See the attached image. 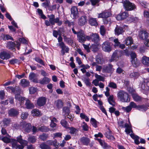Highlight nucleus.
<instances>
[{
  "mask_svg": "<svg viewBox=\"0 0 149 149\" xmlns=\"http://www.w3.org/2000/svg\"><path fill=\"white\" fill-rule=\"evenodd\" d=\"M40 147L41 149H51V148L45 143H43L40 145Z\"/></svg>",
  "mask_w": 149,
  "mask_h": 149,
  "instance_id": "obj_51",
  "label": "nucleus"
},
{
  "mask_svg": "<svg viewBox=\"0 0 149 149\" xmlns=\"http://www.w3.org/2000/svg\"><path fill=\"white\" fill-rule=\"evenodd\" d=\"M10 57V54L5 51H3L0 53V58L3 60H7Z\"/></svg>",
  "mask_w": 149,
  "mask_h": 149,
  "instance_id": "obj_18",
  "label": "nucleus"
},
{
  "mask_svg": "<svg viewBox=\"0 0 149 149\" xmlns=\"http://www.w3.org/2000/svg\"><path fill=\"white\" fill-rule=\"evenodd\" d=\"M72 30L74 34L77 35V39L79 42L84 43L86 40H90V36L86 35L83 30L81 29L77 32L75 31L74 27L72 29Z\"/></svg>",
  "mask_w": 149,
  "mask_h": 149,
  "instance_id": "obj_2",
  "label": "nucleus"
},
{
  "mask_svg": "<svg viewBox=\"0 0 149 149\" xmlns=\"http://www.w3.org/2000/svg\"><path fill=\"white\" fill-rule=\"evenodd\" d=\"M17 140H13L12 148L15 149H23L27 145L28 141L22 139V136L20 135L17 137Z\"/></svg>",
  "mask_w": 149,
  "mask_h": 149,
  "instance_id": "obj_1",
  "label": "nucleus"
},
{
  "mask_svg": "<svg viewBox=\"0 0 149 149\" xmlns=\"http://www.w3.org/2000/svg\"><path fill=\"white\" fill-rule=\"evenodd\" d=\"M129 106L131 107L132 109V108H136L137 109L138 106L136 104L133 102H131L129 104Z\"/></svg>",
  "mask_w": 149,
  "mask_h": 149,
  "instance_id": "obj_62",
  "label": "nucleus"
},
{
  "mask_svg": "<svg viewBox=\"0 0 149 149\" xmlns=\"http://www.w3.org/2000/svg\"><path fill=\"white\" fill-rule=\"evenodd\" d=\"M133 41L132 38L129 37L126 38L124 41V43L128 46H130L133 43Z\"/></svg>",
  "mask_w": 149,
  "mask_h": 149,
  "instance_id": "obj_27",
  "label": "nucleus"
},
{
  "mask_svg": "<svg viewBox=\"0 0 149 149\" xmlns=\"http://www.w3.org/2000/svg\"><path fill=\"white\" fill-rule=\"evenodd\" d=\"M87 22V19L86 16H81L79 18L78 21V23L79 25L82 26L86 24Z\"/></svg>",
  "mask_w": 149,
  "mask_h": 149,
  "instance_id": "obj_12",
  "label": "nucleus"
},
{
  "mask_svg": "<svg viewBox=\"0 0 149 149\" xmlns=\"http://www.w3.org/2000/svg\"><path fill=\"white\" fill-rule=\"evenodd\" d=\"M107 100L109 104L113 106L115 105V102L113 95H110L108 98Z\"/></svg>",
  "mask_w": 149,
  "mask_h": 149,
  "instance_id": "obj_30",
  "label": "nucleus"
},
{
  "mask_svg": "<svg viewBox=\"0 0 149 149\" xmlns=\"http://www.w3.org/2000/svg\"><path fill=\"white\" fill-rule=\"evenodd\" d=\"M104 135L105 137L109 140L112 141H114L115 140L114 137L112 135L111 131L109 128L108 129V130L106 132Z\"/></svg>",
  "mask_w": 149,
  "mask_h": 149,
  "instance_id": "obj_16",
  "label": "nucleus"
},
{
  "mask_svg": "<svg viewBox=\"0 0 149 149\" xmlns=\"http://www.w3.org/2000/svg\"><path fill=\"white\" fill-rule=\"evenodd\" d=\"M123 7L126 10L130 11L134 10L136 8L134 3H131L128 0L124 1L123 3Z\"/></svg>",
  "mask_w": 149,
  "mask_h": 149,
  "instance_id": "obj_6",
  "label": "nucleus"
},
{
  "mask_svg": "<svg viewBox=\"0 0 149 149\" xmlns=\"http://www.w3.org/2000/svg\"><path fill=\"white\" fill-rule=\"evenodd\" d=\"M124 28L121 26H117L115 29V32L116 35H119L122 34L124 32Z\"/></svg>",
  "mask_w": 149,
  "mask_h": 149,
  "instance_id": "obj_22",
  "label": "nucleus"
},
{
  "mask_svg": "<svg viewBox=\"0 0 149 149\" xmlns=\"http://www.w3.org/2000/svg\"><path fill=\"white\" fill-rule=\"evenodd\" d=\"M124 128H125V132L127 134H129L131 132H133L132 127L131 124L130 123V124H128L127 123H125L124 125Z\"/></svg>",
  "mask_w": 149,
  "mask_h": 149,
  "instance_id": "obj_21",
  "label": "nucleus"
},
{
  "mask_svg": "<svg viewBox=\"0 0 149 149\" xmlns=\"http://www.w3.org/2000/svg\"><path fill=\"white\" fill-rule=\"evenodd\" d=\"M148 109V106L143 105H138L137 109L142 111H146Z\"/></svg>",
  "mask_w": 149,
  "mask_h": 149,
  "instance_id": "obj_39",
  "label": "nucleus"
},
{
  "mask_svg": "<svg viewBox=\"0 0 149 149\" xmlns=\"http://www.w3.org/2000/svg\"><path fill=\"white\" fill-rule=\"evenodd\" d=\"M90 123L92 126L96 128L97 127V124L99 123L94 118H91L90 119Z\"/></svg>",
  "mask_w": 149,
  "mask_h": 149,
  "instance_id": "obj_36",
  "label": "nucleus"
},
{
  "mask_svg": "<svg viewBox=\"0 0 149 149\" xmlns=\"http://www.w3.org/2000/svg\"><path fill=\"white\" fill-rule=\"evenodd\" d=\"M47 16L49 18V20L45 21V24L46 26H49L51 25H54L55 23H57L59 26L62 25V22L60 20L59 17H57L55 18V15L53 14L48 15Z\"/></svg>",
  "mask_w": 149,
  "mask_h": 149,
  "instance_id": "obj_3",
  "label": "nucleus"
},
{
  "mask_svg": "<svg viewBox=\"0 0 149 149\" xmlns=\"http://www.w3.org/2000/svg\"><path fill=\"white\" fill-rule=\"evenodd\" d=\"M90 40L95 43H98L100 40L99 35L97 33H92L90 35Z\"/></svg>",
  "mask_w": 149,
  "mask_h": 149,
  "instance_id": "obj_11",
  "label": "nucleus"
},
{
  "mask_svg": "<svg viewBox=\"0 0 149 149\" xmlns=\"http://www.w3.org/2000/svg\"><path fill=\"white\" fill-rule=\"evenodd\" d=\"M26 101L25 105L27 109H32L34 107V105L29 100L26 99Z\"/></svg>",
  "mask_w": 149,
  "mask_h": 149,
  "instance_id": "obj_26",
  "label": "nucleus"
},
{
  "mask_svg": "<svg viewBox=\"0 0 149 149\" xmlns=\"http://www.w3.org/2000/svg\"><path fill=\"white\" fill-rule=\"evenodd\" d=\"M111 12L107 10H105L102 11L101 13L99 14L98 17V18H103L104 23V24H108V22L109 21L107 18L111 16Z\"/></svg>",
  "mask_w": 149,
  "mask_h": 149,
  "instance_id": "obj_5",
  "label": "nucleus"
},
{
  "mask_svg": "<svg viewBox=\"0 0 149 149\" xmlns=\"http://www.w3.org/2000/svg\"><path fill=\"white\" fill-rule=\"evenodd\" d=\"M83 130L85 131H87L88 129V126L85 122H83L81 125Z\"/></svg>",
  "mask_w": 149,
  "mask_h": 149,
  "instance_id": "obj_58",
  "label": "nucleus"
},
{
  "mask_svg": "<svg viewBox=\"0 0 149 149\" xmlns=\"http://www.w3.org/2000/svg\"><path fill=\"white\" fill-rule=\"evenodd\" d=\"M132 97L134 100L136 102L141 101L143 98L136 94H134L132 95Z\"/></svg>",
  "mask_w": 149,
  "mask_h": 149,
  "instance_id": "obj_38",
  "label": "nucleus"
},
{
  "mask_svg": "<svg viewBox=\"0 0 149 149\" xmlns=\"http://www.w3.org/2000/svg\"><path fill=\"white\" fill-rule=\"evenodd\" d=\"M29 91L30 94H33L36 92L37 89L33 87H31L29 88Z\"/></svg>",
  "mask_w": 149,
  "mask_h": 149,
  "instance_id": "obj_64",
  "label": "nucleus"
},
{
  "mask_svg": "<svg viewBox=\"0 0 149 149\" xmlns=\"http://www.w3.org/2000/svg\"><path fill=\"white\" fill-rule=\"evenodd\" d=\"M46 102V99L45 97H39L37 100V105L39 107H42L44 105Z\"/></svg>",
  "mask_w": 149,
  "mask_h": 149,
  "instance_id": "obj_15",
  "label": "nucleus"
},
{
  "mask_svg": "<svg viewBox=\"0 0 149 149\" xmlns=\"http://www.w3.org/2000/svg\"><path fill=\"white\" fill-rule=\"evenodd\" d=\"M80 141L84 145L86 146L88 145L90 142V140L89 138L85 137L81 138Z\"/></svg>",
  "mask_w": 149,
  "mask_h": 149,
  "instance_id": "obj_25",
  "label": "nucleus"
},
{
  "mask_svg": "<svg viewBox=\"0 0 149 149\" xmlns=\"http://www.w3.org/2000/svg\"><path fill=\"white\" fill-rule=\"evenodd\" d=\"M55 104L58 109H59L63 106V102L61 100H58L55 101Z\"/></svg>",
  "mask_w": 149,
  "mask_h": 149,
  "instance_id": "obj_33",
  "label": "nucleus"
},
{
  "mask_svg": "<svg viewBox=\"0 0 149 149\" xmlns=\"http://www.w3.org/2000/svg\"><path fill=\"white\" fill-rule=\"evenodd\" d=\"M8 113L10 116H16L18 115L19 112L17 109L12 108L9 110Z\"/></svg>",
  "mask_w": 149,
  "mask_h": 149,
  "instance_id": "obj_20",
  "label": "nucleus"
},
{
  "mask_svg": "<svg viewBox=\"0 0 149 149\" xmlns=\"http://www.w3.org/2000/svg\"><path fill=\"white\" fill-rule=\"evenodd\" d=\"M132 64L134 67H136L140 65V63L139 61L136 58L134 60L131 61Z\"/></svg>",
  "mask_w": 149,
  "mask_h": 149,
  "instance_id": "obj_47",
  "label": "nucleus"
},
{
  "mask_svg": "<svg viewBox=\"0 0 149 149\" xmlns=\"http://www.w3.org/2000/svg\"><path fill=\"white\" fill-rule=\"evenodd\" d=\"M60 48L61 49V52L62 55H64L65 53H68L70 50L69 48L65 45L63 42L58 43Z\"/></svg>",
  "mask_w": 149,
  "mask_h": 149,
  "instance_id": "obj_8",
  "label": "nucleus"
},
{
  "mask_svg": "<svg viewBox=\"0 0 149 149\" xmlns=\"http://www.w3.org/2000/svg\"><path fill=\"white\" fill-rule=\"evenodd\" d=\"M96 61L97 64H102L103 63V58L101 56H97L96 58Z\"/></svg>",
  "mask_w": 149,
  "mask_h": 149,
  "instance_id": "obj_40",
  "label": "nucleus"
},
{
  "mask_svg": "<svg viewBox=\"0 0 149 149\" xmlns=\"http://www.w3.org/2000/svg\"><path fill=\"white\" fill-rule=\"evenodd\" d=\"M108 86L113 89H116L117 86L116 84L113 82H110L109 83Z\"/></svg>",
  "mask_w": 149,
  "mask_h": 149,
  "instance_id": "obj_54",
  "label": "nucleus"
},
{
  "mask_svg": "<svg viewBox=\"0 0 149 149\" xmlns=\"http://www.w3.org/2000/svg\"><path fill=\"white\" fill-rule=\"evenodd\" d=\"M38 130L42 132H47L49 131V129L47 127L43 126L39 127Z\"/></svg>",
  "mask_w": 149,
  "mask_h": 149,
  "instance_id": "obj_52",
  "label": "nucleus"
},
{
  "mask_svg": "<svg viewBox=\"0 0 149 149\" xmlns=\"http://www.w3.org/2000/svg\"><path fill=\"white\" fill-rule=\"evenodd\" d=\"M102 49L104 52H109L112 50V47L111 43L108 41H106L102 44Z\"/></svg>",
  "mask_w": 149,
  "mask_h": 149,
  "instance_id": "obj_7",
  "label": "nucleus"
},
{
  "mask_svg": "<svg viewBox=\"0 0 149 149\" xmlns=\"http://www.w3.org/2000/svg\"><path fill=\"white\" fill-rule=\"evenodd\" d=\"M64 40L67 43L70 45H72L73 42L72 39L71 38H67L65 36L64 38Z\"/></svg>",
  "mask_w": 149,
  "mask_h": 149,
  "instance_id": "obj_44",
  "label": "nucleus"
},
{
  "mask_svg": "<svg viewBox=\"0 0 149 149\" xmlns=\"http://www.w3.org/2000/svg\"><path fill=\"white\" fill-rule=\"evenodd\" d=\"M100 46L101 45L99 43H95L91 45V48L93 52H95L98 51Z\"/></svg>",
  "mask_w": 149,
  "mask_h": 149,
  "instance_id": "obj_23",
  "label": "nucleus"
},
{
  "mask_svg": "<svg viewBox=\"0 0 149 149\" xmlns=\"http://www.w3.org/2000/svg\"><path fill=\"white\" fill-rule=\"evenodd\" d=\"M118 52V51L116 50L113 53L111 56V61L117 60L118 58V56H117Z\"/></svg>",
  "mask_w": 149,
  "mask_h": 149,
  "instance_id": "obj_45",
  "label": "nucleus"
},
{
  "mask_svg": "<svg viewBox=\"0 0 149 149\" xmlns=\"http://www.w3.org/2000/svg\"><path fill=\"white\" fill-rule=\"evenodd\" d=\"M95 77L99 81H104V77L100 75L96 74H95Z\"/></svg>",
  "mask_w": 149,
  "mask_h": 149,
  "instance_id": "obj_56",
  "label": "nucleus"
},
{
  "mask_svg": "<svg viewBox=\"0 0 149 149\" xmlns=\"http://www.w3.org/2000/svg\"><path fill=\"white\" fill-rule=\"evenodd\" d=\"M63 110L64 111L65 114L67 116H68L70 113V111L69 109L67 107H64L63 108Z\"/></svg>",
  "mask_w": 149,
  "mask_h": 149,
  "instance_id": "obj_61",
  "label": "nucleus"
},
{
  "mask_svg": "<svg viewBox=\"0 0 149 149\" xmlns=\"http://www.w3.org/2000/svg\"><path fill=\"white\" fill-rule=\"evenodd\" d=\"M122 109L124 111L127 113H129L132 110V108L129 106V105L126 107H122Z\"/></svg>",
  "mask_w": 149,
  "mask_h": 149,
  "instance_id": "obj_57",
  "label": "nucleus"
},
{
  "mask_svg": "<svg viewBox=\"0 0 149 149\" xmlns=\"http://www.w3.org/2000/svg\"><path fill=\"white\" fill-rule=\"evenodd\" d=\"M131 137L134 140L135 143L136 145H138L139 144L140 142L139 141V137L135 135L133 133H131L130 134Z\"/></svg>",
  "mask_w": 149,
  "mask_h": 149,
  "instance_id": "obj_29",
  "label": "nucleus"
},
{
  "mask_svg": "<svg viewBox=\"0 0 149 149\" xmlns=\"http://www.w3.org/2000/svg\"><path fill=\"white\" fill-rule=\"evenodd\" d=\"M50 81V79L47 77H44L39 81V83L41 84L44 85L48 84Z\"/></svg>",
  "mask_w": 149,
  "mask_h": 149,
  "instance_id": "obj_31",
  "label": "nucleus"
},
{
  "mask_svg": "<svg viewBox=\"0 0 149 149\" xmlns=\"http://www.w3.org/2000/svg\"><path fill=\"white\" fill-rule=\"evenodd\" d=\"M48 135L45 134H43L40 136L39 137L40 139L43 141H45L48 137Z\"/></svg>",
  "mask_w": 149,
  "mask_h": 149,
  "instance_id": "obj_59",
  "label": "nucleus"
},
{
  "mask_svg": "<svg viewBox=\"0 0 149 149\" xmlns=\"http://www.w3.org/2000/svg\"><path fill=\"white\" fill-rule=\"evenodd\" d=\"M13 140H15V139H10L6 136L4 137L2 139V141H3L4 143H10L12 145V141H13Z\"/></svg>",
  "mask_w": 149,
  "mask_h": 149,
  "instance_id": "obj_37",
  "label": "nucleus"
},
{
  "mask_svg": "<svg viewBox=\"0 0 149 149\" xmlns=\"http://www.w3.org/2000/svg\"><path fill=\"white\" fill-rule=\"evenodd\" d=\"M128 16V12L125 11L118 14L116 17V19L118 20H122L126 19Z\"/></svg>",
  "mask_w": 149,
  "mask_h": 149,
  "instance_id": "obj_13",
  "label": "nucleus"
},
{
  "mask_svg": "<svg viewBox=\"0 0 149 149\" xmlns=\"http://www.w3.org/2000/svg\"><path fill=\"white\" fill-rule=\"evenodd\" d=\"M5 88L8 91L10 92V91H11L13 93H15V88H14L12 86H8L7 87H6Z\"/></svg>",
  "mask_w": 149,
  "mask_h": 149,
  "instance_id": "obj_63",
  "label": "nucleus"
},
{
  "mask_svg": "<svg viewBox=\"0 0 149 149\" xmlns=\"http://www.w3.org/2000/svg\"><path fill=\"white\" fill-rule=\"evenodd\" d=\"M37 11L39 15L40 16L41 18L44 19H46V17L43 14L42 11L41 9L38 8L37 9Z\"/></svg>",
  "mask_w": 149,
  "mask_h": 149,
  "instance_id": "obj_43",
  "label": "nucleus"
},
{
  "mask_svg": "<svg viewBox=\"0 0 149 149\" xmlns=\"http://www.w3.org/2000/svg\"><path fill=\"white\" fill-rule=\"evenodd\" d=\"M21 126H22L23 130L25 132L29 133L31 131V125L30 123L23 122L21 123Z\"/></svg>",
  "mask_w": 149,
  "mask_h": 149,
  "instance_id": "obj_9",
  "label": "nucleus"
},
{
  "mask_svg": "<svg viewBox=\"0 0 149 149\" xmlns=\"http://www.w3.org/2000/svg\"><path fill=\"white\" fill-rule=\"evenodd\" d=\"M1 37L4 40H13V38L8 35L2 34Z\"/></svg>",
  "mask_w": 149,
  "mask_h": 149,
  "instance_id": "obj_46",
  "label": "nucleus"
},
{
  "mask_svg": "<svg viewBox=\"0 0 149 149\" xmlns=\"http://www.w3.org/2000/svg\"><path fill=\"white\" fill-rule=\"evenodd\" d=\"M36 137L33 136L29 135L28 139V141L29 142L32 143H34L36 142Z\"/></svg>",
  "mask_w": 149,
  "mask_h": 149,
  "instance_id": "obj_41",
  "label": "nucleus"
},
{
  "mask_svg": "<svg viewBox=\"0 0 149 149\" xmlns=\"http://www.w3.org/2000/svg\"><path fill=\"white\" fill-rule=\"evenodd\" d=\"M148 33L145 30L140 31L139 34V37L142 40H146L148 37Z\"/></svg>",
  "mask_w": 149,
  "mask_h": 149,
  "instance_id": "obj_17",
  "label": "nucleus"
},
{
  "mask_svg": "<svg viewBox=\"0 0 149 149\" xmlns=\"http://www.w3.org/2000/svg\"><path fill=\"white\" fill-rule=\"evenodd\" d=\"M88 22L92 26H97L98 25V22L96 18H90L88 20Z\"/></svg>",
  "mask_w": 149,
  "mask_h": 149,
  "instance_id": "obj_24",
  "label": "nucleus"
},
{
  "mask_svg": "<svg viewBox=\"0 0 149 149\" xmlns=\"http://www.w3.org/2000/svg\"><path fill=\"white\" fill-rule=\"evenodd\" d=\"M71 16L73 19H76L78 17V11L77 8L75 6H72L71 9Z\"/></svg>",
  "mask_w": 149,
  "mask_h": 149,
  "instance_id": "obj_10",
  "label": "nucleus"
},
{
  "mask_svg": "<svg viewBox=\"0 0 149 149\" xmlns=\"http://www.w3.org/2000/svg\"><path fill=\"white\" fill-rule=\"evenodd\" d=\"M11 120L10 119L4 118L3 119V122L4 126H8L10 123Z\"/></svg>",
  "mask_w": 149,
  "mask_h": 149,
  "instance_id": "obj_48",
  "label": "nucleus"
},
{
  "mask_svg": "<svg viewBox=\"0 0 149 149\" xmlns=\"http://www.w3.org/2000/svg\"><path fill=\"white\" fill-rule=\"evenodd\" d=\"M61 124L63 127L66 128L68 129L69 128V125L65 120H62L61 121Z\"/></svg>",
  "mask_w": 149,
  "mask_h": 149,
  "instance_id": "obj_53",
  "label": "nucleus"
},
{
  "mask_svg": "<svg viewBox=\"0 0 149 149\" xmlns=\"http://www.w3.org/2000/svg\"><path fill=\"white\" fill-rule=\"evenodd\" d=\"M15 98L19 101L21 104L24 103V101L26 100L25 98L24 97L21 96L19 94L15 95Z\"/></svg>",
  "mask_w": 149,
  "mask_h": 149,
  "instance_id": "obj_35",
  "label": "nucleus"
},
{
  "mask_svg": "<svg viewBox=\"0 0 149 149\" xmlns=\"http://www.w3.org/2000/svg\"><path fill=\"white\" fill-rule=\"evenodd\" d=\"M100 34L102 36H104L105 33L106 32V30L104 26L103 25H102L100 27Z\"/></svg>",
  "mask_w": 149,
  "mask_h": 149,
  "instance_id": "obj_49",
  "label": "nucleus"
},
{
  "mask_svg": "<svg viewBox=\"0 0 149 149\" xmlns=\"http://www.w3.org/2000/svg\"><path fill=\"white\" fill-rule=\"evenodd\" d=\"M139 76V73L137 72H132L130 75V76L131 78H137Z\"/></svg>",
  "mask_w": 149,
  "mask_h": 149,
  "instance_id": "obj_55",
  "label": "nucleus"
},
{
  "mask_svg": "<svg viewBox=\"0 0 149 149\" xmlns=\"http://www.w3.org/2000/svg\"><path fill=\"white\" fill-rule=\"evenodd\" d=\"M36 74L34 73H31L29 75V78L30 80L33 81V82L37 83L38 80L37 79H35Z\"/></svg>",
  "mask_w": 149,
  "mask_h": 149,
  "instance_id": "obj_42",
  "label": "nucleus"
},
{
  "mask_svg": "<svg viewBox=\"0 0 149 149\" xmlns=\"http://www.w3.org/2000/svg\"><path fill=\"white\" fill-rule=\"evenodd\" d=\"M31 113L33 116H39L42 115L41 113L38 109H34L33 110L31 111Z\"/></svg>",
  "mask_w": 149,
  "mask_h": 149,
  "instance_id": "obj_34",
  "label": "nucleus"
},
{
  "mask_svg": "<svg viewBox=\"0 0 149 149\" xmlns=\"http://www.w3.org/2000/svg\"><path fill=\"white\" fill-rule=\"evenodd\" d=\"M95 140L97 141L99 143L100 145L102 146L104 149H108L110 148L109 146L108 145L104 140L100 139L95 138Z\"/></svg>",
  "mask_w": 149,
  "mask_h": 149,
  "instance_id": "obj_14",
  "label": "nucleus"
},
{
  "mask_svg": "<svg viewBox=\"0 0 149 149\" xmlns=\"http://www.w3.org/2000/svg\"><path fill=\"white\" fill-rule=\"evenodd\" d=\"M50 126L52 131H54L56 129V124L55 123L51 122Z\"/></svg>",
  "mask_w": 149,
  "mask_h": 149,
  "instance_id": "obj_60",
  "label": "nucleus"
},
{
  "mask_svg": "<svg viewBox=\"0 0 149 149\" xmlns=\"http://www.w3.org/2000/svg\"><path fill=\"white\" fill-rule=\"evenodd\" d=\"M114 70L112 65L109 64L108 66H104L103 68L102 71L104 72H112Z\"/></svg>",
  "mask_w": 149,
  "mask_h": 149,
  "instance_id": "obj_19",
  "label": "nucleus"
},
{
  "mask_svg": "<svg viewBox=\"0 0 149 149\" xmlns=\"http://www.w3.org/2000/svg\"><path fill=\"white\" fill-rule=\"evenodd\" d=\"M118 99L122 102H129L130 101L129 95L126 92L120 90L117 94Z\"/></svg>",
  "mask_w": 149,
  "mask_h": 149,
  "instance_id": "obj_4",
  "label": "nucleus"
},
{
  "mask_svg": "<svg viewBox=\"0 0 149 149\" xmlns=\"http://www.w3.org/2000/svg\"><path fill=\"white\" fill-rule=\"evenodd\" d=\"M63 22L66 26H68L69 27H71L72 25H74L73 22H70L67 19L64 20Z\"/></svg>",
  "mask_w": 149,
  "mask_h": 149,
  "instance_id": "obj_50",
  "label": "nucleus"
},
{
  "mask_svg": "<svg viewBox=\"0 0 149 149\" xmlns=\"http://www.w3.org/2000/svg\"><path fill=\"white\" fill-rule=\"evenodd\" d=\"M141 61L143 65L146 66H149V57L146 56H143Z\"/></svg>",
  "mask_w": 149,
  "mask_h": 149,
  "instance_id": "obj_28",
  "label": "nucleus"
},
{
  "mask_svg": "<svg viewBox=\"0 0 149 149\" xmlns=\"http://www.w3.org/2000/svg\"><path fill=\"white\" fill-rule=\"evenodd\" d=\"M20 84L22 86L25 87L29 86V82L25 79H23L21 80Z\"/></svg>",
  "mask_w": 149,
  "mask_h": 149,
  "instance_id": "obj_32",
  "label": "nucleus"
}]
</instances>
